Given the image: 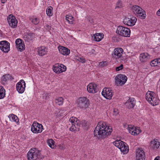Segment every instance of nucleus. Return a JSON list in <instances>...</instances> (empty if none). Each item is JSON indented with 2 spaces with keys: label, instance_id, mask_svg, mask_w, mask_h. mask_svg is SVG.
<instances>
[{
  "label": "nucleus",
  "instance_id": "b1692460",
  "mask_svg": "<svg viewBox=\"0 0 160 160\" xmlns=\"http://www.w3.org/2000/svg\"><path fill=\"white\" fill-rule=\"evenodd\" d=\"M160 146V142L158 139H154L151 142L150 147L154 149L158 148Z\"/></svg>",
  "mask_w": 160,
  "mask_h": 160
},
{
  "label": "nucleus",
  "instance_id": "412c9836",
  "mask_svg": "<svg viewBox=\"0 0 160 160\" xmlns=\"http://www.w3.org/2000/svg\"><path fill=\"white\" fill-rule=\"evenodd\" d=\"M38 55L41 56L46 55L48 52V48L45 46H42L37 48Z\"/></svg>",
  "mask_w": 160,
  "mask_h": 160
},
{
  "label": "nucleus",
  "instance_id": "c85d7f7f",
  "mask_svg": "<svg viewBox=\"0 0 160 160\" xmlns=\"http://www.w3.org/2000/svg\"><path fill=\"white\" fill-rule=\"evenodd\" d=\"M94 40L97 42L100 41L103 38L104 35L101 33H96L93 35Z\"/></svg>",
  "mask_w": 160,
  "mask_h": 160
},
{
  "label": "nucleus",
  "instance_id": "2f4dec72",
  "mask_svg": "<svg viewBox=\"0 0 160 160\" xmlns=\"http://www.w3.org/2000/svg\"><path fill=\"white\" fill-rule=\"evenodd\" d=\"M8 117L9 118L10 120L13 121L14 122H18L19 121V119L18 117L15 115L11 114L8 116Z\"/></svg>",
  "mask_w": 160,
  "mask_h": 160
},
{
  "label": "nucleus",
  "instance_id": "2eb2a0df",
  "mask_svg": "<svg viewBox=\"0 0 160 160\" xmlns=\"http://www.w3.org/2000/svg\"><path fill=\"white\" fill-rule=\"evenodd\" d=\"M136 160H145L144 152L142 148H138L136 150Z\"/></svg>",
  "mask_w": 160,
  "mask_h": 160
},
{
  "label": "nucleus",
  "instance_id": "0eeeda50",
  "mask_svg": "<svg viewBox=\"0 0 160 160\" xmlns=\"http://www.w3.org/2000/svg\"><path fill=\"white\" fill-rule=\"evenodd\" d=\"M78 107L82 109H84L89 106V100L85 97H81L78 99Z\"/></svg>",
  "mask_w": 160,
  "mask_h": 160
},
{
  "label": "nucleus",
  "instance_id": "f257e3e1",
  "mask_svg": "<svg viewBox=\"0 0 160 160\" xmlns=\"http://www.w3.org/2000/svg\"><path fill=\"white\" fill-rule=\"evenodd\" d=\"M112 131L111 127L108 126L106 122L102 121L98 123L94 131V135L95 136L104 138L110 134Z\"/></svg>",
  "mask_w": 160,
  "mask_h": 160
},
{
  "label": "nucleus",
  "instance_id": "79ce46f5",
  "mask_svg": "<svg viewBox=\"0 0 160 160\" xmlns=\"http://www.w3.org/2000/svg\"><path fill=\"white\" fill-rule=\"evenodd\" d=\"M123 67V65L122 64H121L120 66L118 67H117L116 68V71H119V70H120L122 69Z\"/></svg>",
  "mask_w": 160,
  "mask_h": 160
},
{
  "label": "nucleus",
  "instance_id": "aec40b11",
  "mask_svg": "<svg viewBox=\"0 0 160 160\" xmlns=\"http://www.w3.org/2000/svg\"><path fill=\"white\" fill-rule=\"evenodd\" d=\"M87 90L90 93H95L98 91L97 85L95 83H90L87 86Z\"/></svg>",
  "mask_w": 160,
  "mask_h": 160
},
{
  "label": "nucleus",
  "instance_id": "72a5a7b5",
  "mask_svg": "<svg viewBox=\"0 0 160 160\" xmlns=\"http://www.w3.org/2000/svg\"><path fill=\"white\" fill-rule=\"evenodd\" d=\"M48 145L52 148H53L54 147V142L51 139H48L47 141Z\"/></svg>",
  "mask_w": 160,
  "mask_h": 160
},
{
  "label": "nucleus",
  "instance_id": "4468645a",
  "mask_svg": "<svg viewBox=\"0 0 160 160\" xmlns=\"http://www.w3.org/2000/svg\"><path fill=\"white\" fill-rule=\"evenodd\" d=\"M112 91L109 88H104L102 92V94L105 98L107 99H110L113 96Z\"/></svg>",
  "mask_w": 160,
  "mask_h": 160
},
{
  "label": "nucleus",
  "instance_id": "f704fd0d",
  "mask_svg": "<svg viewBox=\"0 0 160 160\" xmlns=\"http://www.w3.org/2000/svg\"><path fill=\"white\" fill-rule=\"evenodd\" d=\"M135 127L134 126L129 125H128V127L127 128L129 133L133 135V132L134 131Z\"/></svg>",
  "mask_w": 160,
  "mask_h": 160
},
{
  "label": "nucleus",
  "instance_id": "a211bd4d",
  "mask_svg": "<svg viewBox=\"0 0 160 160\" xmlns=\"http://www.w3.org/2000/svg\"><path fill=\"white\" fill-rule=\"evenodd\" d=\"M15 43L16 48L18 51L22 52L25 49V45L23 41L20 39L16 40Z\"/></svg>",
  "mask_w": 160,
  "mask_h": 160
},
{
  "label": "nucleus",
  "instance_id": "423d86ee",
  "mask_svg": "<svg viewBox=\"0 0 160 160\" xmlns=\"http://www.w3.org/2000/svg\"><path fill=\"white\" fill-rule=\"evenodd\" d=\"M116 32L120 36L129 37L130 35V30L128 28L120 26L118 27Z\"/></svg>",
  "mask_w": 160,
  "mask_h": 160
},
{
  "label": "nucleus",
  "instance_id": "de8ad7c7",
  "mask_svg": "<svg viewBox=\"0 0 160 160\" xmlns=\"http://www.w3.org/2000/svg\"><path fill=\"white\" fill-rule=\"evenodd\" d=\"M157 15L158 16H160V9L157 12Z\"/></svg>",
  "mask_w": 160,
  "mask_h": 160
},
{
  "label": "nucleus",
  "instance_id": "bb28decb",
  "mask_svg": "<svg viewBox=\"0 0 160 160\" xmlns=\"http://www.w3.org/2000/svg\"><path fill=\"white\" fill-rule=\"evenodd\" d=\"M150 58L148 54L147 53H142L139 56L140 60L142 62L146 61Z\"/></svg>",
  "mask_w": 160,
  "mask_h": 160
},
{
  "label": "nucleus",
  "instance_id": "ddd939ff",
  "mask_svg": "<svg viewBox=\"0 0 160 160\" xmlns=\"http://www.w3.org/2000/svg\"><path fill=\"white\" fill-rule=\"evenodd\" d=\"M26 84L24 81L22 79L18 82L16 85V88L18 92L20 93L24 92L25 90Z\"/></svg>",
  "mask_w": 160,
  "mask_h": 160
},
{
  "label": "nucleus",
  "instance_id": "7ed1b4c3",
  "mask_svg": "<svg viewBox=\"0 0 160 160\" xmlns=\"http://www.w3.org/2000/svg\"><path fill=\"white\" fill-rule=\"evenodd\" d=\"M113 144L118 148L123 154H127L129 151V148L125 142L121 140H116L113 142Z\"/></svg>",
  "mask_w": 160,
  "mask_h": 160
},
{
  "label": "nucleus",
  "instance_id": "37998d69",
  "mask_svg": "<svg viewBox=\"0 0 160 160\" xmlns=\"http://www.w3.org/2000/svg\"><path fill=\"white\" fill-rule=\"evenodd\" d=\"M121 3L120 2H118L116 4L115 8H121Z\"/></svg>",
  "mask_w": 160,
  "mask_h": 160
},
{
  "label": "nucleus",
  "instance_id": "dca6fc26",
  "mask_svg": "<svg viewBox=\"0 0 160 160\" xmlns=\"http://www.w3.org/2000/svg\"><path fill=\"white\" fill-rule=\"evenodd\" d=\"M137 19L135 17L132 18H125L123 21V23L128 26H133L135 25Z\"/></svg>",
  "mask_w": 160,
  "mask_h": 160
},
{
  "label": "nucleus",
  "instance_id": "4c0bfd02",
  "mask_svg": "<svg viewBox=\"0 0 160 160\" xmlns=\"http://www.w3.org/2000/svg\"><path fill=\"white\" fill-rule=\"evenodd\" d=\"M141 132V130L139 128H136L135 127L133 133V135H136L139 134Z\"/></svg>",
  "mask_w": 160,
  "mask_h": 160
},
{
  "label": "nucleus",
  "instance_id": "5701e85b",
  "mask_svg": "<svg viewBox=\"0 0 160 160\" xmlns=\"http://www.w3.org/2000/svg\"><path fill=\"white\" fill-rule=\"evenodd\" d=\"M125 105L129 109L133 108L135 105L134 98H130L126 102Z\"/></svg>",
  "mask_w": 160,
  "mask_h": 160
},
{
  "label": "nucleus",
  "instance_id": "cd10ccee",
  "mask_svg": "<svg viewBox=\"0 0 160 160\" xmlns=\"http://www.w3.org/2000/svg\"><path fill=\"white\" fill-rule=\"evenodd\" d=\"M13 79V78L9 74H7L4 75L1 78L2 84L4 85L7 81L9 79Z\"/></svg>",
  "mask_w": 160,
  "mask_h": 160
},
{
  "label": "nucleus",
  "instance_id": "6e6552de",
  "mask_svg": "<svg viewBox=\"0 0 160 160\" xmlns=\"http://www.w3.org/2000/svg\"><path fill=\"white\" fill-rule=\"evenodd\" d=\"M132 11L135 14L139 15L143 18H145V12L139 6L134 5L132 7Z\"/></svg>",
  "mask_w": 160,
  "mask_h": 160
},
{
  "label": "nucleus",
  "instance_id": "c9c22d12",
  "mask_svg": "<svg viewBox=\"0 0 160 160\" xmlns=\"http://www.w3.org/2000/svg\"><path fill=\"white\" fill-rule=\"evenodd\" d=\"M52 8L50 6L48 7L46 9V12L47 15L49 16H52Z\"/></svg>",
  "mask_w": 160,
  "mask_h": 160
},
{
  "label": "nucleus",
  "instance_id": "393cba45",
  "mask_svg": "<svg viewBox=\"0 0 160 160\" xmlns=\"http://www.w3.org/2000/svg\"><path fill=\"white\" fill-rule=\"evenodd\" d=\"M23 38L25 41L29 42L34 38V35L31 33H25L24 35Z\"/></svg>",
  "mask_w": 160,
  "mask_h": 160
},
{
  "label": "nucleus",
  "instance_id": "473e14b6",
  "mask_svg": "<svg viewBox=\"0 0 160 160\" xmlns=\"http://www.w3.org/2000/svg\"><path fill=\"white\" fill-rule=\"evenodd\" d=\"M66 20L69 24H72L73 21V18L72 16L66 15Z\"/></svg>",
  "mask_w": 160,
  "mask_h": 160
},
{
  "label": "nucleus",
  "instance_id": "9b49d317",
  "mask_svg": "<svg viewBox=\"0 0 160 160\" xmlns=\"http://www.w3.org/2000/svg\"><path fill=\"white\" fill-rule=\"evenodd\" d=\"M66 67L64 65L59 64H56L53 66V70L55 72L60 73L65 72L66 70Z\"/></svg>",
  "mask_w": 160,
  "mask_h": 160
},
{
  "label": "nucleus",
  "instance_id": "f8f14e48",
  "mask_svg": "<svg viewBox=\"0 0 160 160\" xmlns=\"http://www.w3.org/2000/svg\"><path fill=\"white\" fill-rule=\"evenodd\" d=\"M0 49L5 53L8 52L10 50V44L6 41L0 42Z\"/></svg>",
  "mask_w": 160,
  "mask_h": 160
},
{
  "label": "nucleus",
  "instance_id": "20e7f679",
  "mask_svg": "<svg viewBox=\"0 0 160 160\" xmlns=\"http://www.w3.org/2000/svg\"><path fill=\"white\" fill-rule=\"evenodd\" d=\"M69 121L71 125L69 128L70 130L75 132L79 131L80 125L78 119L75 117H72L70 118Z\"/></svg>",
  "mask_w": 160,
  "mask_h": 160
},
{
  "label": "nucleus",
  "instance_id": "ea45409f",
  "mask_svg": "<svg viewBox=\"0 0 160 160\" xmlns=\"http://www.w3.org/2000/svg\"><path fill=\"white\" fill-rule=\"evenodd\" d=\"M77 59L79 62H81L82 63H84L85 62L86 60L85 58H83V57H78Z\"/></svg>",
  "mask_w": 160,
  "mask_h": 160
},
{
  "label": "nucleus",
  "instance_id": "4be33fe9",
  "mask_svg": "<svg viewBox=\"0 0 160 160\" xmlns=\"http://www.w3.org/2000/svg\"><path fill=\"white\" fill-rule=\"evenodd\" d=\"M58 49L60 53L63 55H68L70 53L69 49L65 47L59 46Z\"/></svg>",
  "mask_w": 160,
  "mask_h": 160
},
{
  "label": "nucleus",
  "instance_id": "49530a36",
  "mask_svg": "<svg viewBox=\"0 0 160 160\" xmlns=\"http://www.w3.org/2000/svg\"><path fill=\"white\" fill-rule=\"evenodd\" d=\"M48 96V94L47 93H45L44 94H43V98H45V99H46Z\"/></svg>",
  "mask_w": 160,
  "mask_h": 160
},
{
  "label": "nucleus",
  "instance_id": "c756f323",
  "mask_svg": "<svg viewBox=\"0 0 160 160\" xmlns=\"http://www.w3.org/2000/svg\"><path fill=\"white\" fill-rule=\"evenodd\" d=\"M64 102V99L62 97H59L55 99V103L59 105H62Z\"/></svg>",
  "mask_w": 160,
  "mask_h": 160
},
{
  "label": "nucleus",
  "instance_id": "39448f33",
  "mask_svg": "<svg viewBox=\"0 0 160 160\" xmlns=\"http://www.w3.org/2000/svg\"><path fill=\"white\" fill-rule=\"evenodd\" d=\"M40 154V151L37 148L31 149L27 153V158L28 160H36Z\"/></svg>",
  "mask_w": 160,
  "mask_h": 160
},
{
  "label": "nucleus",
  "instance_id": "1a4fd4ad",
  "mask_svg": "<svg viewBox=\"0 0 160 160\" xmlns=\"http://www.w3.org/2000/svg\"><path fill=\"white\" fill-rule=\"evenodd\" d=\"M115 82L117 85L122 86L126 82L127 77L124 75L119 74L115 78Z\"/></svg>",
  "mask_w": 160,
  "mask_h": 160
},
{
  "label": "nucleus",
  "instance_id": "f03ea898",
  "mask_svg": "<svg viewBox=\"0 0 160 160\" xmlns=\"http://www.w3.org/2000/svg\"><path fill=\"white\" fill-rule=\"evenodd\" d=\"M146 100L151 105L155 106L158 104L159 100L153 92L148 91L146 94Z\"/></svg>",
  "mask_w": 160,
  "mask_h": 160
},
{
  "label": "nucleus",
  "instance_id": "8fccbe9b",
  "mask_svg": "<svg viewBox=\"0 0 160 160\" xmlns=\"http://www.w3.org/2000/svg\"><path fill=\"white\" fill-rule=\"evenodd\" d=\"M7 0H1V2L2 3H4L6 2Z\"/></svg>",
  "mask_w": 160,
  "mask_h": 160
},
{
  "label": "nucleus",
  "instance_id": "a18cd8bd",
  "mask_svg": "<svg viewBox=\"0 0 160 160\" xmlns=\"http://www.w3.org/2000/svg\"><path fill=\"white\" fill-rule=\"evenodd\" d=\"M90 53L91 54H96V52L95 51V50L94 49H92L91 52H90Z\"/></svg>",
  "mask_w": 160,
  "mask_h": 160
},
{
  "label": "nucleus",
  "instance_id": "6ab92c4d",
  "mask_svg": "<svg viewBox=\"0 0 160 160\" xmlns=\"http://www.w3.org/2000/svg\"><path fill=\"white\" fill-rule=\"evenodd\" d=\"M123 52V49L121 48H116L112 54V56L116 59L122 57Z\"/></svg>",
  "mask_w": 160,
  "mask_h": 160
},
{
  "label": "nucleus",
  "instance_id": "a19ab883",
  "mask_svg": "<svg viewBox=\"0 0 160 160\" xmlns=\"http://www.w3.org/2000/svg\"><path fill=\"white\" fill-rule=\"evenodd\" d=\"M99 65L101 67H103L107 65V62L106 61H102L100 62Z\"/></svg>",
  "mask_w": 160,
  "mask_h": 160
},
{
  "label": "nucleus",
  "instance_id": "09e8293b",
  "mask_svg": "<svg viewBox=\"0 0 160 160\" xmlns=\"http://www.w3.org/2000/svg\"><path fill=\"white\" fill-rule=\"evenodd\" d=\"M156 59L157 60L158 64L160 63V58H158V59Z\"/></svg>",
  "mask_w": 160,
  "mask_h": 160
},
{
  "label": "nucleus",
  "instance_id": "58836bf2",
  "mask_svg": "<svg viewBox=\"0 0 160 160\" xmlns=\"http://www.w3.org/2000/svg\"><path fill=\"white\" fill-rule=\"evenodd\" d=\"M158 62L157 60L155 59L151 61L150 65L152 67H155L158 65Z\"/></svg>",
  "mask_w": 160,
  "mask_h": 160
},
{
  "label": "nucleus",
  "instance_id": "f3484780",
  "mask_svg": "<svg viewBox=\"0 0 160 160\" xmlns=\"http://www.w3.org/2000/svg\"><path fill=\"white\" fill-rule=\"evenodd\" d=\"M7 20L9 26L12 28H15L17 26L18 21L15 17L10 15L8 17Z\"/></svg>",
  "mask_w": 160,
  "mask_h": 160
},
{
  "label": "nucleus",
  "instance_id": "7c9ffc66",
  "mask_svg": "<svg viewBox=\"0 0 160 160\" xmlns=\"http://www.w3.org/2000/svg\"><path fill=\"white\" fill-rule=\"evenodd\" d=\"M5 90L3 87L0 86V99L3 98L5 97Z\"/></svg>",
  "mask_w": 160,
  "mask_h": 160
},
{
  "label": "nucleus",
  "instance_id": "a878e982",
  "mask_svg": "<svg viewBox=\"0 0 160 160\" xmlns=\"http://www.w3.org/2000/svg\"><path fill=\"white\" fill-rule=\"evenodd\" d=\"M65 111L62 109H56L55 111L54 114L57 117H63L66 114V113H64Z\"/></svg>",
  "mask_w": 160,
  "mask_h": 160
},
{
  "label": "nucleus",
  "instance_id": "c03bdc74",
  "mask_svg": "<svg viewBox=\"0 0 160 160\" xmlns=\"http://www.w3.org/2000/svg\"><path fill=\"white\" fill-rule=\"evenodd\" d=\"M113 112H114V114L115 115H117L118 114V112H117V110L116 109H114Z\"/></svg>",
  "mask_w": 160,
  "mask_h": 160
},
{
  "label": "nucleus",
  "instance_id": "e433bc0d",
  "mask_svg": "<svg viewBox=\"0 0 160 160\" xmlns=\"http://www.w3.org/2000/svg\"><path fill=\"white\" fill-rule=\"evenodd\" d=\"M30 20L35 24H37L39 22V19L35 17H31L30 18Z\"/></svg>",
  "mask_w": 160,
  "mask_h": 160
},
{
  "label": "nucleus",
  "instance_id": "9d476101",
  "mask_svg": "<svg viewBox=\"0 0 160 160\" xmlns=\"http://www.w3.org/2000/svg\"><path fill=\"white\" fill-rule=\"evenodd\" d=\"M43 126L40 124L34 122L31 126V130L34 133H38L41 132L42 130Z\"/></svg>",
  "mask_w": 160,
  "mask_h": 160
},
{
  "label": "nucleus",
  "instance_id": "3c124183",
  "mask_svg": "<svg viewBox=\"0 0 160 160\" xmlns=\"http://www.w3.org/2000/svg\"><path fill=\"white\" fill-rule=\"evenodd\" d=\"M154 160H160V158H158L157 157H156L154 159Z\"/></svg>",
  "mask_w": 160,
  "mask_h": 160
}]
</instances>
